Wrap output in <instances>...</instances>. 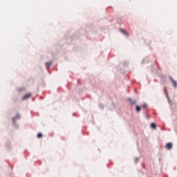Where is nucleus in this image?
Returning <instances> with one entry per match:
<instances>
[{
  "label": "nucleus",
  "mask_w": 177,
  "mask_h": 177,
  "mask_svg": "<svg viewBox=\"0 0 177 177\" xmlns=\"http://www.w3.org/2000/svg\"><path fill=\"white\" fill-rule=\"evenodd\" d=\"M151 71H152V73H158V71H157V69H156V68H152L151 69Z\"/></svg>",
  "instance_id": "21"
},
{
  "label": "nucleus",
  "mask_w": 177,
  "mask_h": 177,
  "mask_svg": "<svg viewBox=\"0 0 177 177\" xmlns=\"http://www.w3.org/2000/svg\"><path fill=\"white\" fill-rule=\"evenodd\" d=\"M139 160H140V158H138V157H136V158H135V161H134L135 164H138V162H139Z\"/></svg>",
  "instance_id": "22"
},
{
  "label": "nucleus",
  "mask_w": 177,
  "mask_h": 177,
  "mask_svg": "<svg viewBox=\"0 0 177 177\" xmlns=\"http://www.w3.org/2000/svg\"><path fill=\"white\" fill-rule=\"evenodd\" d=\"M146 118H147V120H149V119L150 118V115L147 114V115H146Z\"/></svg>",
  "instance_id": "24"
},
{
  "label": "nucleus",
  "mask_w": 177,
  "mask_h": 177,
  "mask_svg": "<svg viewBox=\"0 0 177 177\" xmlns=\"http://www.w3.org/2000/svg\"><path fill=\"white\" fill-rule=\"evenodd\" d=\"M164 92H165V95L167 99L168 104H170L171 108L173 110H175V109H176V104L171 103V99L169 98V95H168V91L167 90V87H164Z\"/></svg>",
  "instance_id": "3"
},
{
  "label": "nucleus",
  "mask_w": 177,
  "mask_h": 177,
  "mask_svg": "<svg viewBox=\"0 0 177 177\" xmlns=\"http://www.w3.org/2000/svg\"><path fill=\"white\" fill-rule=\"evenodd\" d=\"M26 91H27V88H26V87H19L17 89V92L18 93H24V92H26Z\"/></svg>",
  "instance_id": "7"
},
{
  "label": "nucleus",
  "mask_w": 177,
  "mask_h": 177,
  "mask_svg": "<svg viewBox=\"0 0 177 177\" xmlns=\"http://www.w3.org/2000/svg\"><path fill=\"white\" fill-rule=\"evenodd\" d=\"M169 78L170 81H171V84H172L174 88H177V82H176V80H174V78H172V76L169 77Z\"/></svg>",
  "instance_id": "11"
},
{
  "label": "nucleus",
  "mask_w": 177,
  "mask_h": 177,
  "mask_svg": "<svg viewBox=\"0 0 177 177\" xmlns=\"http://www.w3.org/2000/svg\"><path fill=\"white\" fill-rule=\"evenodd\" d=\"M127 102H130L131 106H133V104H136V100H132V97H129Z\"/></svg>",
  "instance_id": "14"
},
{
  "label": "nucleus",
  "mask_w": 177,
  "mask_h": 177,
  "mask_svg": "<svg viewBox=\"0 0 177 177\" xmlns=\"http://www.w3.org/2000/svg\"><path fill=\"white\" fill-rule=\"evenodd\" d=\"M99 107L100 109H104V105L103 104H99Z\"/></svg>",
  "instance_id": "23"
},
{
  "label": "nucleus",
  "mask_w": 177,
  "mask_h": 177,
  "mask_svg": "<svg viewBox=\"0 0 177 177\" xmlns=\"http://www.w3.org/2000/svg\"><path fill=\"white\" fill-rule=\"evenodd\" d=\"M153 82H158L157 80H156V79L153 80Z\"/></svg>",
  "instance_id": "28"
},
{
  "label": "nucleus",
  "mask_w": 177,
  "mask_h": 177,
  "mask_svg": "<svg viewBox=\"0 0 177 177\" xmlns=\"http://www.w3.org/2000/svg\"><path fill=\"white\" fill-rule=\"evenodd\" d=\"M150 62H151V63H153V61H151L150 59H148L147 58H144V59H142V60L141 62V64H145L146 63H150Z\"/></svg>",
  "instance_id": "15"
},
{
  "label": "nucleus",
  "mask_w": 177,
  "mask_h": 177,
  "mask_svg": "<svg viewBox=\"0 0 177 177\" xmlns=\"http://www.w3.org/2000/svg\"><path fill=\"white\" fill-rule=\"evenodd\" d=\"M174 147V144L172 142H167L165 145V149L167 150H171V149Z\"/></svg>",
  "instance_id": "8"
},
{
  "label": "nucleus",
  "mask_w": 177,
  "mask_h": 177,
  "mask_svg": "<svg viewBox=\"0 0 177 177\" xmlns=\"http://www.w3.org/2000/svg\"><path fill=\"white\" fill-rule=\"evenodd\" d=\"M150 127L151 129H153V130L157 129V124L156 122H151L150 124Z\"/></svg>",
  "instance_id": "17"
},
{
  "label": "nucleus",
  "mask_w": 177,
  "mask_h": 177,
  "mask_svg": "<svg viewBox=\"0 0 177 177\" xmlns=\"http://www.w3.org/2000/svg\"><path fill=\"white\" fill-rule=\"evenodd\" d=\"M136 108H135V110H136V113H139L140 111H142V106H140V105H138V104H136Z\"/></svg>",
  "instance_id": "16"
},
{
  "label": "nucleus",
  "mask_w": 177,
  "mask_h": 177,
  "mask_svg": "<svg viewBox=\"0 0 177 177\" xmlns=\"http://www.w3.org/2000/svg\"><path fill=\"white\" fill-rule=\"evenodd\" d=\"M73 116L75 115V113H73Z\"/></svg>",
  "instance_id": "30"
},
{
  "label": "nucleus",
  "mask_w": 177,
  "mask_h": 177,
  "mask_svg": "<svg viewBox=\"0 0 177 177\" xmlns=\"http://www.w3.org/2000/svg\"><path fill=\"white\" fill-rule=\"evenodd\" d=\"M159 77L160 78V81L162 84H165L167 82V77H165V75L163 74L159 75Z\"/></svg>",
  "instance_id": "10"
},
{
  "label": "nucleus",
  "mask_w": 177,
  "mask_h": 177,
  "mask_svg": "<svg viewBox=\"0 0 177 177\" xmlns=\"http://www.w3.org/2000/svg\"><path fill=\"white\" fill-rule=\"evenodd\" d=\"M57 46H55V50H48L46 53V57L48 59V60H51L53 61L55 60V57L56 56V55L57 54Z\"/></svg>",
  "instance_id": "2"
},
{
  "label": "nucleus",
  "mask_w": 177,
  "mask_h": 177,
  "mask_svg": "<svg viewBox=\"0 0 177 177\" xmlns=\"http://www.w3.org/2000/svg\"><path fill=\"white\" fill-rule=\"evenodd\" d=\"M141 109H143L145 113H147L149 111V104H147V103L142 104L141 105Z\"/></svg>",
  "instance_id": "6"
},
{
  "label": "nucleus",
  "mask_w": 177,
  "mask_h": 177,
  "mask_svg": "<svg viewBox=\"0 0 177 177\" xmlns=\"http://www.w3.org/2000/svg\"><path fill=\"white\" fill-rule=\"evenodd\" d=\"M120 32L123 35H126V37H129V33L125 30V29L120 28Z\"/></svg>",
  "instance_id": "12"
},
{
  "label": "nucleus",
  "mask_w": 177,
  "mask_h": 177,
  "mask_svg": "<svg viewBox=\"0 0 177 177\" xmlns=\"http://www.w3.org/2000/svg\"><path fill=\"white\" fill-rule=\"evenodd\" d=\"M113 106L115 107V103H113Z\"/></svg>",
  "instance_id": "29"
},
{
  "label": "nucleus",
  "mask_w": 177,
  "mask_h": 177,
  "mask_svg": "<svg viewBox=\"0 0 177 177\" xmlns=\"http://www.w3.org/2000/svg\"><path fill=\"white\" fill-rule=\"evenodd\" d=\"M20 120H21V115L19 113H17L16 115L12 118V127L15 129H19V125L17 121H20Z\"/></svg>",
  "instance_id": "1"
},
{
  "label": "nucleus",
  "mask_w": 177,
  "mask_h": 177,
  "mask_svg": "<svg viewBox=\"0 0 177 177\" xmlns=\"http://www.w3.org/2000/svg\"><path fill=\"white\" fill-rule=\"evenodd\" d=\"M6 149L7 151H10V150H12V142H10V140L6 141Z\"/></svg>",
  "instance_id": "5"
},
{
  "label": "nucleus",
  "mask_w": 177,
  "mask_h": 177,
  "mask_svg": "<svg viewBox=\"0 0 177 177\" xmlns=\"http://www.w3.org/2000/svg\"><path fill=\"white\" fill-rule=\"evenodd\" d=\"M142 168L144 169H146V165H145V164H142Z\"/></svg>",
  "instance_id": "25"
},
{
  "label": "nucleus",
  "mask_w": 177,
  "mask_h": 177,
  "mask_svg": "<svg viewBox=\"0 0 177 177\" xmlns=\"http://www.w3.org/2000/svg\"><path fill=\"white\" fill-rule=\"evenodd\" d=\"M151 66H153V63H151Z\"/></svg>",
  "instance_id": "31"
},
{
  "label": "nucleus",
  "mask_w": 177,
  "mask_h": 177,
  "mask_svg": "<svg viewBox=\"0 0 177 177\" xmlns=\"http://www.w3.org/2000/svg\"><path fill=\"white\" fill-rule=\"evenodd\" d=\"M82 89H80V91H79V95H81L82 93Z\"/></svg>",
  "instance_id": "26"
},
{
  "label": "nucleus",
  "mask_w": 177,
  "mask_h": 177,
  "mask_svg": "<svg viewBox=\"0 0 177 177\" xmlns=\"http://www.w3.org/2000/svg\"><path fill=\"white\" fill-rule=\"evenodd\" d=\"M42 136H44V134H42L41 132L38 133L37 135V139H41Z\"/></svg>",
  "instance_id": "19"
},
{
  "label": "nucleus",
  "mask_w": 177,
  "mask_h": 177,
  "mask_svg": "<svg viewBox=\"0 0 177 177\" xmlns=\"http://www.w3.org/2000/svg\"><path fill=\"white\" fill-rule=\"evenodd\" d=\"M129 65V62L128 61H124V62L122 63L123 67H128Z\"/></svg>",
  "instance_id": "18"
},
{
  "label": "nucleus",
  "mask_w": 177,
  "mask_h": 177,
  "mask_svg": "<svg viewBox=\"0 0 177 177\" xmlns=\"http://www.w3.org/2000/svg\"><path fill=\"white\" fill-rule=\"evenodd\" d=\"M82 34H84V35H86V32H84V30H80V32L75 34H73L71 38V39H75V38H80V35H82Z\"/></svg>",
  "instance_id": "4"
},
{
  "label": "nucleus",
  "mask_w": 177,
  "mask_h": 177,
  "mask_svg": "<svg viewBox=\"0 0 177 177\" xmlns=\"http://www.w3.org/2000/svg\"><path fill=\"white\" fill-rule=\"evenodd\" d=\"M120 70V73H122V74H125L126 71L124 69L120 68V67L118 68V70Z\"/></svg>",
  "instance_id": "20"
},
{
  "label": "nucleus",
  "mask_w": 177,
  "mask_h": 177,
  "mask_svg": "<svg viewBox=\"0 0 177 177\" xmlns=\"http://www.w3.org/2000/svg\"><path fill=\"white\" fill-rule=\"evenodd\" d=\"M68 39H70V38L66 39V44H70V42H68Z\"/></svg>",
  "instance_id": "27"
},
{
  "label": "nucleus",
  "mask_w": 177,
  "mask_h": 177,
  "mask_svg": "<svg viewBox=\"0 0 177 177\" xmlns=\"http://www.w3.org/2000/svg\"><path fill=\"white\" fill-rule=\"evenodd\" d=\"M32 94L31 93H28L25 94L23 97H22V100H28V99H30V97H31Z\"/></svg>",
  "instance_id": "9"
},
{
  "label": "nucleus",
  "mask_w": 177,
  "mask_h": 177,
  "mask_svg": "<svg viewBox=\"0 0 177 177\" xmlns=\"http://www.w3.org/2000/svg\"><path fill=\"white\" fill-rule=\"evenodd\" d=\"M53 64V61L50 60L49 62H45L46 68H50Z\"/></svg>",
  "instance_id": "13"
}]
</instances>
